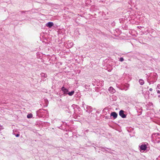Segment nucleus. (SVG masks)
Returning a JSON list of instances; mask_svg holds the SVG:
<instances>
[{"label": "nucleus", "mask_w": 160, "mask_h": 160, "mask_svg": "<svg viewBox=\"0 0 160 160\" xmlns=\"http://www.w3.org/2000/svg\"><path fill=\"white\" fill-rule=\"evenodd\" d=\"M149 90L150 91H152V88H150L149 89Z\"/></svg>", "instance_id": "nucleus-25"}, {"label": "nucleus", "mask_w": 160, "mask_h": 160, "mask_svg": "<svg viewBox=\"0 0 160 160\" xmlns=\"http://www.w3.org/2000/svg\"><path fill=\"white\" fill-rule=\"evenodd\" d=\"M158 97H160V95H159L158 96Z\"/></svg>", "instance_id": "nucleus-31"}, {"label": "nucleus", "mask_w": 160, "mask_h": 160, "mask_svg": "<svg viewBox=\"0 0 160 160\" xmlns=\"http://www.w3.org/2000/svg\"><path fill=\"white\" fill-rule=\"evenodd\" d=\"M61 90L63 93V94L61 95L62 96L63 95H68L69 96H72L75 92L74 90H72L71 92H69L68 89L64 86L62 87Z\"/></svg>", "instance_id": "nucleus-1"}, {"label": "nucleus", "mask_w": 160, "mask_h": 160, "mask_svg": "<svg viewBox=\"0 0 160 160\" xmlns=\"http://www.w3.org/2000/svg\"><path fill=\"white\" fill-rule=\"evenodd\" d=\"M105 118L106 119H109V116H106L105 117Z\"/></svg>", "instance_id": "nucleus-23"}, {"label": "nucleus", "mask_w": 160, "mask_h": 160, "mask_svg": "<svg viewBox=\"0 0 160 160\" xmlns=\"http://www.w3.org/2000/svg\"><path fill=\"white\" fill-rule=\"evenodd\" d=\"M159 160H160V156L159 157Z\"/></svg>", "instance_id": "nucleus-29"}, {"label": "nucleus", "mask_w": 160, "mask_h": 160, "mask_svg": "<svg viewBox=\"0 0 160 160\" xmlns=\"http://www.w3.org/2000/svg\"><path fill=\"white\" fill-rule=\"evenodd\" d=\"M4 129L3 127L2 126L0 125V131Z\"/></svg>", "instance_id": "nucleus-20"}, {"label": "nucleus", "mask_w": 160, "mask_h": 160, "mask_svg": "<svg viewBox=\"0 0 160 160\" xmlns=\"http://www.w3.org/2000/svg\"><path fill=\"white\" fill-rule=\"evenodd\" d=\"M45 110L43 109H40L38 111H37V112L39 113H42L43 112V111H45Z\"/></svg>", "instance_id": "nucleus-15"}, {"label": "nucleus", "mask_w": 160, "mask_h": 160, "mask_svg": "<svg viewBox=\"0 0 160 160\" xmlns=\"http://www.w3.org/2000/svg\"><path fill=\"white\" fill-rule=\"evenodd\" d=\"M147 77L148 78H150V75H148L147 76Z\"/></svg>", "instance_id": "nucleus-27"}, {"label": "nucleus", "mask_w": 160, "mask_h": 160, "mask_svg": "<svg viewBox=\"0 0 160 160\" xmlns=\"http://www.w3.org/2000/svg\"><path fill=\"white\" fill-rule=\"evenodd\" d=\"M157 93H160V91L159 90H158L157 91Z\"/></svg>", "instance_id": "nucleus-26"}, {"label": "nucleus", "mask_w": 160, "mask_h": 160, "mask_svg": "<svg viewBox=\"0 0 160 160\" xmlns=\"http://www.w3.org/2000/svg\"><path fill=\"white\" fill-rule=\"evenodd\" d=\"M106 110H107V109H106V108H105L103 110V113L105 115L107 114V112L105 111Z\"/></svg>", "instance_id": "nucleus-19"}, {"label": "nucleus", "mask_w": 160, "mask_h": 160, "mask_svg": "<svg viewBox=\"0 0 160 160\" xmlns=\"http://www.w3.org/2000/svg\"><path fill=\"white\" fill-rule=\"evenodd\" d=\"M118 114L115 112H112L110 114V116H112L114 119H116L118 116Z\"/></svg>", "instance_id": "nucleus-8"}, {"label": "nucleus", "mask_w": 160, "mask_h": 160, "mask_svg": "<svg viewBox=\"0 0 160 160\" xmlns=\"http://www.w3.org/2000/svg\"><path fill=\"white\" fill-rule=\"evenodd\" d=\"M124 59L122 57H121L119 59V61L120 62H123L124 61Z\"/></svg>", "instance_id": "nucleus-18"}, {"label": "nucleus", "mask_w": 160, "mask_h": 160, "mask_svg": "<svg viewBox=\"0 0 160 160\" xmlns=\"http://www.w3.org/2000/svg\"><path fill=\"white\" fill-rule=\"evenodd\" d=\"M32 117V114L31 113L27 115V118H31Z\"/></svg>", "instance_id": "nucleus-14"}, {"label": "nucleus", "mask_w": 160, "mask_h": 160, "mask_svg": "<svg viewBox=\"0 0 160 160\" xmlns=\"http://www.w3.org/2000/svg\"><path fill=\"white\" fill-rule=\"evenodd\" d=\"M139 82L140 84L141 85H143L144 83V80L141 79H140L139 80Z\"/></svg>", "instance_id": "nucleus-12"}, {"label": "nucleus", "mask_w": 160, "mask_h": 160, "mask_svg": "<svg viewBox=\"0 0 160 160\" xmlns=\"http://www.w3.org/2000/svg\"><path fill=\"white\" fill-rule=\"evenodd\" d=\"M108 90L109 91V92L112 93H114V92H115L116 91L115 89H114V88L112 87H110L109 88Z\"/></svg>", "instance_id": "nucleus-10"}, {"label": "nucleus", "mask_w": 160, "mask_h": 160, "mask_svg": "<svg viewBox=\"0 0 160 160\" xmlns=\"http://www.w3.org/2000/svg\"><path fill=\"white\" fill-rule=\"evenodd\" d=\"M119 115L122 118H125L126 117V115L124 114V111L123 110L120 111Z\"/></svg>", "instance_id": "nucleus-5"}, {"label": "nucleus", "mask_w": 160, "mask_h": 160, "mask_svg": "<svg viewBox=\"0 0 160 160\" xmlns=\"http://www.w3.org/2000/svg\"><path fill=\"white\" fill-rule=\"evenodd\" d=\"M14 135L17 137H18L20 135L18 133L15 134Z\"/></svg>", "instance_id": "nucleus-22"}, {"label": "nucleus", "mask_w": 160, "mask_h": 160, "mask_svg": "<svg viewBox=\"0 0 160 160\" xmlns=\"http://www.w3.org/2000/svg\"><path fill=\"white\" fill-rule=\"evenodd\" d=\"M149 84H151V82H149Z\"/></svg>", "instance_id": "nucleus-32"}, {"label": "nucleus", "mask_w": 160, "mask_h": 160, "mask_svg": "<svg viewBox=\"0 0 160 160\" xmlns=\"http://www.w3.org/2000/svg\"><path fill=\"white\" fill-rule=\"evenodd\" d=\"M152 138L155 140V143L160 142V134L158 133H153L152 135Z\"/></svg>", "instance_id": "nucleus-2"}, {"label": "nucleus", "mask_w": 160, "mask_h": 160, "mask_svg": "<svg viewBox=\"0 0 160 160\" xmlns=\"http://www.w3.org/2000/svg\"><path fill=\"white\" fill-rule=\"evenodd\" d=\"M70 44H71L72 45L73 44L72 42H71Z\"/></svg>", "instance_id": "nucleus-30"}, {"label": "nucleus", "mask_w": 160, "mask_h": 160, "mask_svg": "<svg viewBox=\"0 0 160 160\" xmlns=\"http://www.w3.org/2000/svg\"><path fill=\"white\" fill-rule=\"evenodd\" d=\"M89 86H88L87 85H85L84 86V87L85 88V90H84V91H86L87 90H88V91H90L91 90V89L89 88Z\"/></svg>", "instance_id": "nucleus-11"}, {"label": "nucleus", "mask_w": 160, "mask_h": 160, "mask_svg": "<svg viewBox=\"0 0 160 160\" xmlns=\"http://www.w3.org/2000/svg\"><path fill=\"white\" fill-rule=\"evenodd\" d=\"M150 79L151 80V81L150 82H152L153 83L155 82L157 80V73L153 72L152 73H151L150 74Z\"/></svg>", "instance_id": "nucleus-3"}, {"label": "nucleus", "mask_w": 160, "mask_h": 160, "mask_svg": "<svg viewBox=\"0 0 160 160\" xmlns=\"http://www.w3.org/2000/svg\"><path fill=\"white\" fill-rule=\"evenodd\" d=\"M41 75L42 77H44L45 78H47V74L45 73H44L42 72L41 73Z\"/></svg>", "instance_id": "nucleus-13"}, {"label": "nucleus", "mask_w": 160, "mask_h": 160, "mask_svg": "<svg viewBox=\"0 0 160 160\" xmlns=\"http://www.w3.org/2000/svg\"><path fill=\"white\" fill-rule=\"evenodd\" d=\"M86 106H87V105H86L84 102H82V107H83L84 108V110H86V109H85V107H86Z\"/></svg>", "instance_id": "nucleus-16"}, {"label": "nucleus", "mask_w": 160, "mask_h": 160, "mask_svg": "<svg viewBox=\"0 0 160 160\" xmlns=\"http://www.w3.org/2000/svg\"><path fill=\"white\" fill-rule=\"evenodd\" d=\"M71 108L74 110V113H75V110H74V109L75 108H77L79 110L80 109V107L79 106H78V105H75L74 104H72L71 106Z\"/></svg>", "instance_id": "nucleus-7"}, {"label": "nucleus", "mask_w": 160, "mask_h": 160, "mask_svg": "<svg viewBox=\"0 0 160 160\" xmlns=\"http://www.w3.org/2000/svg\"><path fill=\"white\" fill-rule=\"evenodd\" d=\"M139 148L140 151L141 152L142 151H145L146 150L147 148L146 145L144 143H142L141 145H139Z\"/></svg>", "instance_id": "nucleus-4"}, {"label": "nucleus", "mask_w": 160, "mask_h": 160, "mask_svg": "<svg viewBox=\"0 0 160 160\" xmlns=\"http://www.w3.org/2000/svg\"><path fill=\"white\" fill-rule=\"evenodd\" d=\"M26 12V11H22L21 12L22 13H25Z\"/></svg>", "instance_id": "nucleus-28"}, {"label": "nucleus", "mask_w": 160, "mask_h": 160, "mask_svg": "<svg viewBox=\"0 0 160 160\" xmlns=\"http://www.w3.org/2000/svg\"><path fill=\"white\" fill-rule=\"evenodd\" d=\"M157 87L158 89H160V84H158Z\"/></svg>", "instance_id": "nucleus-24"}, {"label": "nucleus", "mask_w": 160, "mask_h": 160, "mask_svg": "<svg viewBox=\"0 0 160 160\" xmlns=\"http://www.w3.org/2000/svg\"><path fill=\"white\" fill-rule=\"evenodd\" d=\"M53 25L54 24L53 22H49L46 24V26L49 28H51Z\"/></svg>", "instance_id": "nucleus-9"}, {"label": "nucleus", "mask_w": 160, "mask_h": 160, "mask_svg": "<svg viewBox=\"0 0 160 160\" xmlns=\"http://www.w3.org/2000/svg\"><path fill=\"white\" fill-rule=\"evenodd\" d=\"M139 114H141L142 113V109H141L139 110Z\"/></svg>", "instance_id": "nucleus-21"}, {"label": "nucleus", "mask_w": 160, "mask_h": 160, "mask_svg": "<svg viewBox=\"0 0 160 160\" xmlns=\"http://www.w3.org/2000/svg\"><path fill=\"white\" fill-rule=\"evenodd\" d=\"M106 149H109V148H102V151H107Z\"/></svg>", "instance_id": "nucleus-17"}, {"label": "nucleus", "mask_w": 160, "mask_h": 160, "mask_svg": "<svg viewBox=\"0 0 160 160\" xmlns=\"http://www.w3.org/2000/svg\"><path fill=\"white\" fill-rule=\"evenodd\" d=\"M86 111L88 113H90L92 111V108L90 106H86Z\"/></svg>", "instance_id": "nucleus-6"}]
</instances>
